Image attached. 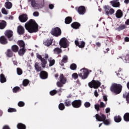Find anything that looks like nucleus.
I'll list each match as a JSON object with an SVG mask.
<instances>
[{"label":"nucleus","instance_id":"53","mask_svg":"<svg viewBox=\"0 0 129 129\" xmlns=\"http://www.w3.org/2000/svg\"><path fill=\"white\" fill-rule=\"evenodd\" d=\"M105 106H106V105H105V104H104V103H103V102H100V107L101 108H104V107H105Z\"/></svg>","mask_w":129,"mask_h":129},{"label":"nucleus","instance_id":"14","mask_svg":"<svg viewBox=\"0 0 129 129\" xmlns=\"http://www.w3.org/2000/svg\"><path fill=\"white\" fill-rule=\"evenodd\" d=\"M17 33L19 35H24L25 34V28L22 25H19L17 27Z\"/></svg>","mask_w":129,"mask_h":129},{"label":"nucleus","instance_id":"43","mask_svg":"<svg viewBox=\"0 0 129 129\" xmlns=\"http://www.w3.org/2000/svg\"><path fill=\"white\" fill-rule=\"evenodd\" d=\"M103 122L105 125H109L110 124V119H105Z\"/></svg>","mask_w":129,"mask_h":129},{"label":"nucleus","instance_id":"47","mask_svg":"<svg viewBox=\"0 0 129 129\" xmlns=\"http://www.w3.org/2000/svg\"><path fill=\"white\" fill-rule=\"evenodd\" d=\"M57 93H58V91H57L56 90H53L50 92V94L52 96L55 95V94H57Z\"/></svg>","mask_w":129,"mask_h":129},{"label":"nucleus","instance_id":"31","mask_svg":"<svg viewBox=\"0 0 129 129\" xmlns=\"http://www.w3.org/2000/svg\"><path fill=\"white\" fill-rule=\"evenodd\" d=\"M17 126L18 129H26L27 128V126H26V125L22 123H19L17 124Z\"/></svg>","mask_w":129,"mask_h":129},{"label":"nucleus","instance_id":"26","mask_svg":"<svg viewBox=\"0 0 129 129\" xmlns=\"http://www.w3.org/2000/svg\"><path fill=\"white\" fill-rule=\"evenodd\" d=\"M103 9L105 12V15L107 16L109 15V10H110V7L109 6H104Z\"/></svg>","mask_w":129,"mask_h":129},{"label":"nucleus","instance_id":"24","mask_svg":"<svg viewBox=\"0 0 129 129\" xmlns=\"http://www.w3.org/2000/svg\"><path fill=\"white\" fill-rule=\"evenodd\" d=\"M17 44L20 48H25L26 47V44L23 40H19Z\"/></svg>","mask_w":129,"mask_h":129},{"label":"nucleus","instance_id":"34","mask_svg":"<svg viewBox=\"0 0 129 129\" xmlns=\"http://www.w3.org/2000/svg\"><path fill=\"white\" fill-rule=\"evenodd\" d=\"M6 55L7 57H13L14 55V53H13V51H12V50L8 49L6 52Z\"/></svg>","mask_w":129,"mask_h":129},{"label":"nucleus","instance_id":"28","mask_svg":"<svg viewBox=\"0 0 129 129\" xmlns=\"http://www.w3.org/2000/svg\"><path fill=\"white\" fill-rule=\"evenodd\" d=\"M12 50L13 52H14V53H17V52H19V46L17 45H14L11 47Z\"/></svg>","mask_w":129,"mask_h":129},{"label":"nucleus","instance_id":"1","mask_svg":"<svg viewBox=\"0 0 129 129\" xmlns=\"http://www.w3.org/2000/svg\"><path fill=\"white\" fill-rule=\"evenodd\" d=\"M25 27L26 30L30 33H37L39 31V26L36 23V21L34 19H30L25 24Z\"/></svg>","mask_w":129,"mask_h":129},{"label":"nucleus","instance_id":"38","mask_svg":"<svg viewBox=\"0 0 129 129\" xmlns=\"http://www.w3.org/2000/svg\"><path fill=\"white\" fill-rule=\"evenodd\" d=\"M48 61L49 62V67H51V66H53L55 64V59H52V57L49 58Z\"/></svg>","mask_w":129,"mask_h":129},{"label":"nucleus","instance_id":"62","mask_svg":"<svg viewBox=\"0 0 129 129\" xmlns=\"http://www.w3.org/2000/svg\"><path fill=\"white\" fill-rule=\"evenodd\" d=\"M103 99L105 101H107V96L106 95H104L103 96Z\"/></svg>","mask_w":129,"mask_h":129},{"label":"nucleus","instance_id":"16","mask_svg":"<svg viewBox=\"0 0 129 129\" xmlns=\"http://www.w3.org/2000/svg\"><path fill=\"white\" fill-rule=\"evenodd\" d=\"M0 43L2 45H7L8 44V39L6 38V36H2L0 37Z\"/></svg>","mask_w":129,"mask_h":129},{"label":"nucleus","instance_id":"3","mask_svg":"<svg viewBox=\"0 0 129 129\" xmlns=\"http://www.w3.org/2000/svg\"><path fill=\"white\" fill-rule=\"evenodd\" d=\"M122 90V86L118 84H113L110 87V91L116 94H119Z\"/></svg>","mask_w":129,"mask_h":129},{"label":"nucleus","instance_id":"59","mask_svg":"<svg viewBox=\"0 0 129 129\" xmlns=\"http://www.w3.org/2000/svg\"><path fill=\"white\" fill-rule=\"evenodd\" d=\"M94 94L96 97H98L99 94H98V92H97V90H95Z\"/></svg>","mask_w":129,"mask_h":129},{"label":"nucleus","instance_id":"64","mask_svg":"<svg viewBox=\"0 0 129 129\" xmlns=\"http://www.w3.org/2000/svg\"><path fill=\"white\" fill-rule=\"evenodd\" d=\"M125 25L127 26L129 25V19H127L126 21L125 22Z\"/></svg>","mask_w":129,"mask_h":129},{"label":"nucleus","instance_id":"4","mask_svg":"<svg viewBox=\"0 0 129 129\" xmlns=\"http://www.w3.org/2000/svg\"><path fill=\"white\" fill-rule=\"evenodd\" d=\"M66 82H67V79L64 77L63 74H61L59 76V81L57 82L56 85L57 87H63Z\"/></svg>","mask_w":129,"mask_h":129},{"label":"nucleus","instance_id":"45","mask_svg":"<svg viewBox=\"0 0 129 129\" xmlns=\"http://www.w3.org/2000/svg\"><path fill=\"white\" fill-rule=\"evenodd\" d=\"M68 61V56H67V55H64L62 58V59L61 60V62L63 63H67Z\"/></svg>","mask_w":129,"mask_h":129},{"label":"nucleus","instance_id":"32","mask_svg":"<svg viewBox=\"0 0 129 129\" xmlns=\"http://www.w3.org/2000/svg\"><path fill=\"white\" fill-rule=\"evenodd\" d=\"M34 67L35 68V70H36L37 71V72H40V71H42V67H41L39 65V63H38V62H36L35 63Z\"/></svg>","mask_w":129,"mask_h":129},{"label":"nucleus","instance_id":"33","mask_svg":"<svg viewBox=\"0 0 129 129\" xmlns=\"http://www.w3.org/2000/svg\"><path fill=\"white\" fill-rule=\"evenodd\" d=\"M114 120L115 122H120L121 121V117L120 115L115 116Z\"/></svg>","mask_w":129,"mask_h":129},{"label":"nucleus","instance_id":"11","mask_svg":"<svg viewBox=\"0 0 129 129\" xmlns=\"http://www.w3.org/2000/svg\"><path fill=\"white\" fill-rule=\"evenodd\" d=\"M95 117L98 121H103L106 119V116L104 114H100V115L97 114L95 115Z\"/></svg>","mask_w":129,"mask_h":129},{"label":"nucleus","instance_id":"49","mask_svg":"<svg viewBox=\"0 0 129 129\" xmlns=\"http://www.w3.org/2000/svg\"><path fill=\"white\" fill-rule=\"evenodd\" d=\"M8 112H16L17 109L13 108H10L8 110Z\"/></svg>","mask_w":129,"mask_h":129},{"label":"nucleus","instance_id":"5","mask_svg":"<svg viewBox=\"0 0 129 129\" xmlns=\"http://www.w3.org/2000/svg\"><path fill=\"white\" fill-rule=\"evenodd\" d=\"M80 72L81 73H79L78 75L82 79H86V78L88 77V75H89V72L85 68L80 70Z\"/></svg>","mask_w":129,"mask_h":129},{"label":"nucleus","instance_id":"51","mask_svg":"<svg viewBox=\"0 0 129 129\" xmlns=\"http://www.w3.org/2000/svg\"><path fill=\"white\" fill-rule=\"evenodd\" d=\"M72 78H74V79H78V74L77 73H73L72 75Z\"/></svg>","mask_w":129,"mask_h":129},{"label":"nucleus","instance_id":"39","mask_svg":"<svg viewBox=\"0 0 129 129\" xmlns=\"http://www.w3.org/2000/svg\"><path fill=\"white\" fill-rule=\"evenodd\" d=\"M30 83V81L28 79H24L22 82V85L23 86H28L29 85V84Z\"/></svg>","mask_w":129,"mask_h":129},{"label":"nucleus","instance_id":"7","mask_svg":"<svg viewBox=\"0 0 129 129\" xmlns=\"http://www.w3.org/2000/svg\"><path fill=\"white\" fill-rule=\"evenodd\" d=\"M50 34L54 37H59L62 34V31L59 27H55L52 29Z\"/></svg>","mask_w":129,"mask_h":129},{"label":"nucleus","instance_id":"58","mask_svg":"<svg viewBox=\"0 0 129 129\" xmlns=\"http://www.w3.org/2000/svg\"><path fill=\"white\" fill-rule=\"evenodd\" d=\"M34 17H39V13L38 12V11H35L33 13V14Z\"/></svg>","mask_w":129,"mask_h":129},{"label":"nucleus","instance_id":"50","mask_svg":"<svg viewBox=\"0 0 129 129\" xmlns=\"http://www.w3.org/2000/svg\"><path fill=\"white\" fill-rule=\"evenodd\" d=\"M94 106L95 109H96V110H97V111H99L100 110V106L99 105V104H95Z\"/></svg>","mask_w":129,"mask_h":129},{"label":"nucleus","instance_id":"61","mask_svg":"<svg viewBox=\"0 0 129 129\" xmlns=\"http://www.w3.org/2000/svg\"><path fill=\"white\" fill-rule=\"evenodd\" d=\"M49 8L50 10H53L54 9V5L53 4H49Z\"/></svg>","mask_w":129,"mask_h":129},{"label":"nucleus","instance_id":"55","mask_svg":"<svg viewBox=\"0 0 129 129\" xmlns=\"http://www.w3.org/2000/svg\"><path fill=\"white\" fill-rule=\"evenodd\" d=\"M114 14V9L111 8L109 11V15H113Z\"/></svg>","mask_w":129,"mask_h":129},{"label":"nucleus","instance_id":"41","mask_svg":"<svg viewBox=\"0 0 129 129\" xmlns=\"http://www.w3.org/2000/svg\"><path fill=\"white\" fill-rule=\"evenodd\" d=\"M58 109L59 110H64L65 109V105L63 103H60L58 105Z\"/></svg>","mask_w":129,"mask_h":129},{"label":"nucleus","instance_id":"37","mask_svg":"<svg viewBox=\"0 0 129 129\" xmlns=\"http://www.w3.org/2000/svg\"><path fill=\"white\" fill-rule=\"evenodd\" d=\"M123 119L124 121L128 122L129 121V113L126 112L123 115Z\"/></svg>","mask_w":129,"mask_h":129},{"label":"nucleus","instance_id":"63","mask_svg":"<svg viewBox=\"0 0 129 129\" xmlns=\"http://www.w3.org/2000/svg\"><path fill=\"white\" fill-rule=\"evenodd\" d=\"M125 42H129V37H126L124 38Z\"/></svg>","mask_w":129,"mask_h":129},{"label":"nucleus","instance_id":"44","mask_svg":"<svg viewBox=\"0 0 129 129\" xmlns=\"http://www.w3.org/2000/svg\"><path fill=\"white\" fill-rule=\"evenodd\" d=\"M20 90H21V88L19 87H15L13 89L14 93H17V92H19Z\"/></svg>","mask_w":129,"mask_h":129},{"label":"nucleus","instance_id":"19","mask_svg":"<svg viewBox=\"0 0 129 129\" xmlns=\"http://www.w3.org/2000/svg\"><path fill=\"white\" fill-rule=\"evenodd\" d=\"M81 26L80 23L75 22L71 24V27L73 28V29H75L76 30H77V29H79V27Z\"/></svg>","mask_w":129,"mask_h":129},{"label":"nucleus","instance_id":"42","mask_svg":"<svg viewBox=\"0 0 129 129\" xmlns=\"http://www.w3.org/2000/svg\"><path fill=\"white\" fill-rule=\"evenodd\" d=\"M70 68L71 70H76L77 69V65L75 63H72L70 65Z\"/></svg>","mask_w":129,"mask_h":129},{"label":"nucleus","instance_id":"2","mask_svg":"<svg viewBox=\"0 0 129 129\" xmlns=\"http://www.w3.org/2000/svg\"><path fill=\"white\" fill-rule=\"evenodd\" d=\"M34 9H42L45 6L44 0H28Z\"/></svg>","mask_w":129,"mask_h":129},{"label":"nucleus","instance_id":"20","mask_svg":"<svg viewBox=\"0 0 129 129\" xmlns=\"http://www.w3.org/2000/svg\"><path fill=\"white\" fill-rule=\"evenodd\" d=\"M7 27V22L5 20H0V30H4Z\"/></svg>","mask_w":129,"mask_h":129},{"label":"nucleus","instance_id":"52","mask_svg":"<svg viewBox=\"0 0 129 129\" xmlns=\"http://www.w3.org/2000/svg\"><path fill=\"white\" fill-rule=\"evenodd\" d=\"M2 14H4V15H8V11H7L5 8H2Z\"/></svg>","mask_w":129,"mask_h":129},{"label":"nucleus","instance_id":"27","mask_svg":"<svg viewBox=\"0 0 129 129\" xmlns=\"http://www.w3.org/2000/svg\"><path fill=\"white\" fill-rule=\"evenodd\" d=\"M0 82H1V83H5V82H7V78L5 77V75H4V74H2L0 76Z\"/></svg>","mask_w":129,"mask_h":129},{"label":"nucleus","instance_id":"35","mask_svg":"<svg viewBox=\"0 0 129 129\" xmlns=\"http://www.w3.org/2000/svg\"><path fill=\"white\" fill-rule=\"evenodd\" d=\"M126 28V26L125 25H120L118 27L116 28L117 31L118 32H120V31H122V30H124Z\"/></svg>","mask_w":129,"mask_h":129},{"label":"nucleus","instance_id":"30","mask_svg":"<svg viewBox=\"0 0 129 129\" xmlns=\"http://www.w3.org/2000/svg\"><path fill=\"white\" fill-rule=\"evenodd\" d=\"M72 22V18L70 17H67L65 19L64 23L67 24V25H69V24H71Z\"/></svg>","mask_w":129,"mask_h":129},{"label":"nucleus","instance_id":"29","mask_svg":"<svg viewBox=\"0 0 129 129\" xmlns=\"http://www.w3.org/2000/svg\"><path fill=\"white\" fill-rule=\"evenodd\" d=\"M53 52L54 54H57V55H59V54H61V53H62V49L59 47H56L54 49Z\"/></svg>","mask_w":129,"mask_h":129},{"label":"nucleus","instance_id":"15","mask_svg":"<svg viewBox=\"0 0 129 129\" xmlns=\"http://www.w3.org/2000/svg\"><path fill=\"white\" fill-rule=\"evenodd\" d=\"M39 76L41 79H47L48 78V73L45 71H42L39 73Z\"/></svg>","mask_w":129,"mask_h":129},{"label":"nucleus","instance_id":"21","mask_svg":"<svg viewBox=\"0 0 129 129\" xmlns=\"http://www.w3.org/2000/svg\"><path fill=\"white\" fill-rule=\"evenodd\" d=\"M26 51L27 49L25 47H22L18 50V54L20 56H24Z\"/></svg>","mask_w":129,"mask_h":129},{"label":"nucleus","instance_id":"23","mask_svg":"<svg viewBox=\"0 0 129 129\" xmlns=\"http://www.w3.org/2000/svg\"><path fill=\"white\" fill-rule=\"evenodd\" d=\"M117 19H120L122 17V11L121 10H118L115 14Z\"/></svg>","mask_w":129,"mask_h":129},{"label":"nucleus","instance_id":"10","mask_svg":"<svg viewBox=\"0 0 129 129\" xmlns=\"http://www.w3.org/2000/svg\"><path fill=\"white\" fill-rule=\"evenodd\" d=\"M5 35L7 37L9 41H13V40H14V38H13L14 32L13 31L10 30H6L5 32Z\"/></svg>","mask_w":129,"mask_h":129},{"label":"nucleus","instance_id":"8","mask_svg":"<svg viewBox=\"0 0 129 129\" xmlns=\"http://www.w3.org/2000/svg\"><path fill=\"white\" fill-rule=\"evenodd\" d=\"M75 10L77 11L78 14H79V15H85L86 13V8L84 6L76 7Z\"/></svg>","mask_w":129,"mask_h":129},{"label":"nucleus","instance_id":"9","mask_svg":"<svg viewBox=\"0 0 129 129\" xmlns=\"http://www.w3.org/2000/svg\"><path fill=\"white\" fill-rule=\"evenodd\" d=\"M72 105L74 108H79L82 105L81 100H75L72 102Z\"/></svg>","mask_w":129,"mask_h":129},{"label":"nucleus","instance_id":"17","mask_svg":"<svg viewBox=\"0 0 129 129\" xmlns=\"http://www.w3.org/2000/svg\"><path fill=\"white\" fill-rule=\"evenodd\" d=\"M75 44L76 46H78L79 48H84L85 47V42L83 41H82L81 44H79V41L78 40H75Z\"/></svg>","mask_w":129,"mask_h":129},{"label":"nucleus","instance_id":"46","mask_svg":"<svg viewBox=\"0 0 129 129\" xmlns=\"http://www.w3.org/2000/svg\"><path fill=\"white\" fill-rule=\"evenodd\" d=\"M17 73L18 75H22L23 74V70L20 68L17 69Z\"/></svg>","mask_w":129,"mask_h":129},{"label":"nucleus","instance_id":"25","mask_svg":"<svg viewBox=\"0 0 129 129\" xmlns=\"http://www.w3.org/2000/svg\"><path fill=\"white\" fill-rule=\"evenodd\" d=\"M5 7L6 9H8V10H10V9L13 8V4L10 2H7L5 3Z\"/></svg>","mask_w":129,"mask_h":129},{"label":"nucleus","instance_id":"48","mask_svg":"<svg viewBox=\"0 0 129 129\" xmlns=\"http://www.w3.org/2000/svg\"><path fill=\"white\" fill-rule=\"evenodd\" d=\"M18 106H19V107H23L25 106V102L23 101H19L18 103Z\"/></svg>","mask_w":129,"mask_h":129},{"label":"nucleus","instance_id":"13","mask_svg":"<svg viewBox=\"0 0 129 129\" xmlns=\"http://www.w3.org/2000/svg\"><path fill=\"white\" fill-rule=\"evenodd\" d=\"M19 20L21 23H26L28 21V15L26 14H23L19 16Z\"/></svg>","mask_w":129,"mask_h":129},{"label":"nucleus","instance_id":"36","mask_svg":"<svg viewBox=\"0 0 129 129\" xmlns=\"http://www.w3.org/2000/svg\"><path fill=\"white\" fill-rule=\"evenodd\" d=\"M41 66L42 68H45L46 67V64H47V60L43 58L41 60Z\"/></svg>","mask_w":129,"mask_h":129},{"label":"nucleus","instance_id":"22","mask_svg":"<svg viewBox=\"0 0 129 129\" xmlns=\"http://www.w3.org/2000/svg\"><path fill=\"white\" fill-rule=\"evenodd\" d=\"M52 43H53V40L50 38L48 39L46 41H44L43 44L44 45H45V46L49 47V46H51V45H52Z\"/></svg>","mask_w":129,"mask_h":129},{"label":"nucleus","instance_id":"57","mask_svg":"<svg viewBox=\"0 0 129 129\" xmlns=\"http://www.w3.org/2000/svg\"><path fill=\"white\" fill-rule=\"evenodd\" d=\"M36 57H37V58H38V59H39V60H40V61L43 58V57H42V55L39 54V53L36 54Z\"/></svg>","mask_w":129,"mask_h":129},{"label":"nucleus","instance_id":"6","mask_svg":"<svg viewBox=\"0 0 129 129\" xmlns=\"http://www.w3.org/2000/svg\"><path fill=\"white\" fill-rule=\"evenodd\" d=\"M100 85H101V83L99 81H95L94 80L88 83V86L90 88H94V89H97Z\"/></svg>","mask_w":129,"mask_h":129},{"label":"nucleus","instance_id":"18","mask_svg":"<svg viewBox=\"0 0 129 129\" xmlns=\"http://www.w3.org/2000/svg\"><path fill=\"white\" fill-rule=\"evenodd\" d=\"M110 4H111L113 8H119V6H120V4L117 0L111 1Z\"/></svg>","mask_w":129,"mask_h":129},{"label":"nucleus","instance_id":"40","mask_svg":"<svg viewBox=\"0 0 129 129\" xmlns=\"http://www.w3.org/2000/svg\"><path fill=\"white\" fill-rule=\"evenodd\" d=\"M64 104L66 106H70L71 104H72V102H71V101L69 99H67L64 101Z\"/></svg>","mask_w":129,"mask_h":129},{"label":"nucleus","instance_id":"56","mask_svg":"<svg viewBox=\"0 0 129 129\" xmlns=\"http://www.w3.org/2000/svg\"><path fill=\"white\" fill-rule=\"evenodd\" d=\"M124 62H127L128 61H129V55H126L124 57Z\"/></svg>","mask_w":129,"mask_h":129},{"label":"nucleus","instance_id":"60","mask_svg":"<svg viewBox=\"0 0 129 129\" xmlns=\"http://www.w3.org/2000/svg\"><path fill=\"white\" fill-rule=\"evenodd\" d=\"M105 112L106 113H109V112H110V108H106L105 109Z\"/></svg>","mask_w":129,"mask_h":129},{"label":"nucleus","instance_id":"54","mask_svg":"<svg viewBox=\"0 0 129 129\" xmlns=\"http://www.w3.org/2000/svg\"><path fill=\"white\" fill-rule=\"evenodd\" d=\"M90 105H91L90 103L88 102H86L84 103V106L87 108H88V107H90Z\"/></svg>","mask_w":129,"mask_h":129},{"label":"nucleus","instance_id":"12","mask_svg":"<svg viewBox=\"0 0 129 129\" xmlns=\"http://www.w3.org/2000/svg\"><path fill=\"white\" fill-rule=\"evenodd\" d=\"M59 46L62 48H67V39L66 38H62L60 39L59 42Z\"/></svg>","mask_w":129,"mask_h":129}]
</instances>
